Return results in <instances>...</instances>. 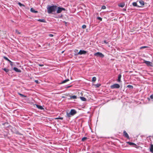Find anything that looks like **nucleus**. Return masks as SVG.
Listing matches in <instances>:
<instances>
[{"label": "nucleus", "instance_id": "nucleus-1", "mask_svg": "<svg viewBox=\"0 0 153 153\" xmlns=\"http://www.w3.org/2000/svg\"><path fill=\"white\" fill-rule=\"evenodd\" d=\"M57 7L56 6H48L47 7L48 13H51L53 12H55L57 9Z\"/></svg>", "mask_w": 153, "mask_h": 153}, {"label": "nucleus", "instance_id": "nucleus-2", "mask_svg": "<svg viewBox=\"0 0 153 153\" xmlns=\"http://www.w3.org/2000/svg\"><path fill=\"white\" fill-rule=\"evenodd\" d=\"M76 113V111L74 109L71 110L69 113L67 112V115L68 117H70L71 116H73Z\"/></svg>", "mask_w": 153, "mask_h": 153}, {"label": "nucleus", "instance_id": "nucleus-3", "mask_svg": "<svg viewBox=\"0 0 153 153\" xmlns=\"http://www.w3.org/2000/svg\"><path fill=\"white\" fill-rule=\"evenodd\" d=\"M95 56L97 57H100L101 58H103L104 56L101 53L98 52L95 53L94 54Z\"/></svg>", "mask_w": 153, "mask_h": 153}, {"label": "nucleus", "instance_id": "nucleus-4", "mask_svg": "<svg viewBox=\"0 0 153 153\" xmlns=\"http://www.w3.org/2000/svg\"><path fill=\"white\" fill-rule=\"evenodd\" d=\"M62 10H65V9L63 7H58L56 13H60Z\"/></svg>", "mask_w": 153, "mask_h": 153}, {"label": "nucleus", "instance_id": "nucleus-5", "mask_svg": "<svg viewBox=\"0 0 153 153\" xmlns=\"http://www.w3.org/2000/svg\"><path fill=\"white\" fill-rule=\"evenodd\" d=\"M86 52H87L85 51L80 50L76 55L85 54L86 53Z\"/></svg>", "mask_w": 153, "mask_h": 153}, {"label": "nucleus", "instance_id": "nucleus-6", "mask_svg": "<svg viewBox=\"0 0 153 153\" xmlns=\"http://www.w3.org/2000/svg\"><path fill=\"white\" fill-rule=\"evenodd\" d=\"M120 87V85L117 84H114L111 86V88H119Z\"/></svg>", "mask_w": 153, "mask_h": 153}, {"label": "nucleus", "instance_id": "nucleus-7", "mask_svg": "<svg viewBox=\"0 0 153 153\" xmlns=\"http://www.w3.org/2000/svg\"><path fill=\"white\" fill-rule=\"evenodd\" d=\"M144 62L147 65H148V66H153V65L152 63L148 61H145Z\"/></svg>", "mask_w": 153, "mask_h": 153}, {"label": "nucleus", "instance_id": "nucleus-8", "mask_svg": "<svg viewBox=\"0 0 153 153\" xmlns=\"http://www.w3.org/2000/svg\"><path fill=\"white\" fill-rule=\"evenodd\" d=\"M123 135L126 138H127L128 139H129V136L127 134V133L126 132V131H123Z\"/></svg>", "mask_w": 153, "mask_h": 153}, {"label": "nucleus", "instance_id": "nucleus-9", "mask_svg": "<svg viewBox=\"0 0 153 153\" xmlns=\"http://www.w3.org/2000/svg\"><path fill=\"white\" fill-rule=\"evenodd\" d=\"M14 70L16 72H21V71L20 70L18 69V68L16 67H14L13 68Z\"/></svg>", "mask_w": 153, "mask_h": 153}, {"label": "nucleus", "instance_id": "nucleus-10", "mask_svg": "<svg viewBox=\"0 0 153 153\" xmlns=\"http://www.w3.org/2000/svg\"><path fill=\"white\" fill-rule=\"evenodd\" d=\"M150 150L151 152L153 153V145L152 144L151 145Z\"/></svg>", "mask_w": 153, "mask_h": 153}, {"label": "nucleus", "instance_id": "nucleus-11", "mask_svg": "<svg viewBox=\"0 0 153 153\" xmlns=\"http://www.w3.org/2000/svg\"><path fill=\"white\" fill-rule=\"evenodd\" d=\"M139 2L141 6H143L144 5V2L143 0H140L139 1Z\"/></svg>", "mask_w": 153, "mask_h": 153}, {"label": "nucleus", "instance_id": "nucleus-12", "mask_svg": "<svg viewBox=\"0 0 153 153\" xmlns=\"http://www.w3.org/2000/svg\"><path fill=\"white\" fill-rule=\"evenodd\" d=\"M30 11L34 13H37V11H35L34 10V9L33 8H30Z\"/></svg>", "mask_w": 153, "mask_h": 153}, {"label": "nucleus", "instance_id": "nucleus-13", "mask_svg": "<svg viewBox=\"0 0 153 153\" xmlns=\"http://www.w3.org/2000/svg\"><path fill=\"white\" fill-rule=\"evenodd\" d=\"M80 98L82 101H85L86 100V98L84 97H80Z\"/></svg>", "mask_w": 153, "mask_h": 153}, {"label": "nucleus", "instance_id": "nucleus-14", "mask_svg": "<svg viewBox=\"0 0 153 153\" xmlns=\"http://www.w3.org/2000/svg\"><path fill=\"white\" fill-rule=\"evenodd\" d=\"M125 4L124 3H121L119 5V6L121 7H123L124 6Z\"/></svg>", "mask_w": 153, "mask_h": 153}, {"label": "nucleus", "instance_id": "nucleus-15", "mask_svg": "<svg viewBox=\"0 0 153 153\" xmlns=\"http://www.w3.org/2000/svg\"><path fill=\"white\" fill-rule=\"evenodd\" d=\"M2 69L4 70L5 72L6 73H7L9 72V70L6 68H4Z\"/></svg>", "mask_w": 153, "mask_h": 153}, {"label": "nucleus", "instance_id": "nucleus-16", "mask_svg": "<svg viewBox=\"0 0 153 153\" xmlns=\"http://www.w3.org/2000/svg\"><path fill=\"white\" fill-rule=\"evenodd\" d=\"M69 81V79H66V80H64V81H63L61 83V84H62V83H65V82H66L68 81Z\"/></svg>", "mask_w": 153, "mask_h": 153}, {"label": "nucleus", "instance_id": "nucleus-17", "mask_svg": "<svg viewBox=\"0 0 153 153\" xmlns=\"http://www.w3.org/2000/svg\"><path fill=\"white\" fill-rule=\"evenodd\" d=\"M43 106H42L41 105H39V109L40 110H44V108L43 107Z\"/></svg>", "mask_w": 153, "mask_h": 153}, {"label": "nucleus", "instance_id": "nucleus-18", "mask_svg": "<svg viewBox=\"0 0 153 153\" xmlns=\"http://www.w3.org/2000/svg\"><path fill=\"white\" fill-rule=\"evenodd\" d=\"M96 80V78L95 77H94L92 78V81L93 82L95 81Z\"/></svg>", "mask_w": 153, "mask_h": 153}, {"label": "nucleus", "instance_id": "nucleus-19", "mask_svg": "<svg viewBox=\"0 0 153 153\" xmlns=\"http://www.w3.org/2000/svg\"><path fill=\"white\" fill-rule=\"evenodd\" d=\"M4 58L6 60L8 61V62H11V61L7 57H5V56H4Z\"/></svg>", "mask_w": 153, "mask_h": 153}, {"label": "nucleus", "instance_id": "nucleus-20", "mask_svg": "<svg viewBox=\"0 0 153 153\" xmlns=\"http://www.w3.org/2000/svg\"><path fill=\"white\" fill-rule=\"evenodd\" d=\"M121 75H119L118 76V81L119 82H120V81L121 78Z\"/></svg>", "mask_w": 153, "mask_h": 153}, {"label": "nucleus", "instance_id": "nucleus-21", "mask_svg": "<svg viewBox=\"0 0 153 153\" xmlns=\"http://www.w3.org/2000/svg\"><path fill=\"white\" fill-rule=\"evenodd\" d=\"M70 97L71 99H75L76 98V96L74 95L71 96Z\"/></svg>", "mask_w": 153, "mask_h": 153}, {"label": "nucleus", "instance_id": "nucleus-22", "mask_svg": "<svg viewBox=\"0 0 153 153\" xmlns=\"http://www.w3.org/2000/svg\"><path fill=\"white\" fill-rule=\"evenodd\" d=\"M39 22H45V20L44 19H39Z\"/></svg>", "mask_w": 153, "mask_h": 153}, {"label": "nucleus", "instance_id": "nucleus-23", "mask_svg": "<svg viewBox=\"0 0 153 153\" xmlns=\"http://www.w3.org/2000/svg\"><path fill=\"white\" fill-rule=\"evenodd\" d=\"M18 4L20 6H21V7L22 6H23L24 7L25 6L24 5L22 4V3H21L20 2H19L18 3Z\"/></svg>", "mask_w": 153, "mask_h": 153}, {"label": "nucleus", "instance_id": "nucleus-24", "mask_svg": "<svg viewBox=\"0 0 153 153\" xmlns=\"http://www.w3.org/2000/svg\"><path fill=\"white\" fill-rule=\"evenodd\" d=\"M16 33L18 34H20V33L17 29L16 30Z\"/></svg>", "mask_w": 153, "mask_h": 153}, {"label": "nucleus", "instance_id": "nucleus-25", "mask_svg": "<svg viewBox=\"0 0 153 153\" xmlns=\"http://www.w3.org/2000/svg\"><path fill=\"white\" fill-rule=\"evenodd\" d=\"M132 5L134 6H137V3L136 2H133L132 3Z\"/></svg>", "mask_w": 153, "mask_h": 153}, {"label": "nucleus", "instance_id": "nucleus-26", "mask_svg": "<svg viewBox=\"0 0 153 153\" xmlns=\"http://www.w3.org/2000/svg\"><path fill=\"white\" fill-rule=\"evenodd\" d=\"M18 94L22 97H25V95L20 93H18Z\"/></svg>", "mask_w": 153, "mask_h": 153}, {"label": "nucleus", "instance_id": "nucleus-27", "mask_svg": "<svg viewBox=\"0 0 153 153\" xmlns=\"http://www.w3.org/2000/svg\"><path fill=\"white\" fill-rule=\"evenodd\" d=\"M87 137H83L82 139V140L83 141H85L86 139H87Z\"/></svg>", "mask_w": 153, "mask_h": 153}, {"label": "nucleus", "instance_id": "nucleus-28", "mask_svg": "<svg viewBox=\"0 0 153 153\" xmlns=\"http://www.w3.org/2000/svg\"><path fill=\"white\" fill-rule=\"evenodd\" d=\"M55 119H60V120H62L63 119V118L62 117H57V118H55Z\"/></svg>", "mask_w": 153, "mask_h": 153}, {"label": "nucleus", "instance_id": "nucleus-29", "mask_svg": "<svg viewBox=\"0 0 153 153\" xmlns=\"http://www.w3.org/2000/svg\"><path fill=\"white\" fill-rule=\"evenodd\" d=\"M100 85L99 84H97L95 85V86L96 87H99Z\"/></svg>", "mask_w": 153, "mask_h": 153}, {"label": "nucleus", "instance_id": "nucleus-30", "mask_svg": "<svg viewBox=\"0 0 153 153\" xmlns=\"http://www.w3.org/2000/svg\"><path fill=\"white\" fill-rule=\"evenodd\" d=\"M128 143L130 145H134V143H131V142H128Z\"/></svg>", "mask_w": 153, "mask_h": 153}, {"label": "nucleus", "instance_id": "nucleus-31", "mask_svg": "<svg viewBox=\"0 0 153 153\" xmlns=\"http://www.w3.org/2000/svg\"><path fill=\"white\" fill-rule=\"evenodd\" d=\"M82 28L85 29L86 27V26L85 25H83L82 26Z\"/></svg>", "mask_w": 153, "mask_h": 153}, {"label": "nucleus", "instance_id": "nucleus-32", "mask_svg": "<svg viewBox=\"0 0 153 153\" xmlns=\"http://www.w3.org/2000/svg\"><path fill=\"white\" fill-rule=\"evenodd\" d=\"M147 47L146 46H143V47H141L140 48V49H143V48H147Z\"/></svg>", "mask_w": 153, "mask_h": 153}, {"label": "nucleus", "instance_id": "nucleus-33", "mask_svg": "<svg viewBox=\"0 0 153 153\" xmlns=\"http://www.w3.org/2000/svg\"><path fill=\"white\" fill-rule=\"evenodd\" d=\"M127 87L130 88H133V86L132 85H128L127 86Z\"/></svg>", "mask_w": 153, "mask_h": 153}, {"label": "nucleus", "instance_id": "nucleus-34", "mask_svg": "<svg viewBox=\"0 0 153 153\" xmlns=\"http://www.w3.org/2000/svg\"><path fill=\"white\" fill-rule=\"evenodd\" d=\"M106 8V7L105 6H103L102 7V9H105Z\"/></svg>", "mask_w": 153, "mask_h": 153}, {"label": "nucleus", "instance_id": "nucleus-35", "mask_svg": "<svg viewBox=\"0 0 153 153\" xmlns=\"http://www.w3.org/2000/svg\"><path fill=\"white\" fill-rule=\"evenodd\" d=\"M97 19H98L100 20V21H102V18H101V17H98L97 18Z\"/></svg>", "mask_w": 153, "mask_h": 153}, {"label": "nucleus", "instance_id": "nucleus-36", "mask_svg": "<svg viewBox=\"0 0 153 153\" xmlns=\"http://www.w3.org/2000/svg\"><path fill=\"white\" fill-rule=\"evenodd\" d=\"M10 65L11 66H12L13 65V62L11 61V62H10Z\"/></svg>", "mask_w": 153, "mask_h": 153}, {"label": "nucleus", "instance_id": "nucleus-37", "mask_svg": "<svg viewBox=\"0 0 153 153\" xmlns=\"http://www.w3.org/2000/svg\"><path fill=\"white\" fill-rule=\"evenodd\" d=\"M150 98L152 99V100H153V96L152 95H151L150 96Z\"/></svg>", "mask_w": 153, "mask_h": 153}, {"label": "nucleus", "instance_id": "nucleus-38", "mask_svg": "<svg viewBox=\"0 0 153 153\" xmlns=\"http://www.w3.org/2000/svg\"><path fill=\"white\" fill-rule=\"evenodd\" d=\"M49 36L50 37H52L53 36V35L52 34H49Z\"/></svg>", "mask_w": 153, "mask_h": 153}, {"label": "nucleus", "instance_id": "nucleus-39", "mask_svg": "<svg viewBox=\"0 0 153 153\" xmlns=\"http://www.w3.org/2000/svg\"><path fill=\"white\" fill-rule=\"evenodd\" d=\"M35 82H36L37 83H38V80H36L35 81Z\"/></svg>", "mask_w": 153, "mask_h": 153}, {"label": "nucleus", "instance_id": "nucleus-40", "mask_svg": "<svg viewBox=\"0 0 153 153\" xmlns=\"http://www.w3.org/2000/svg\"><path fill=\"white\" fill-rule=\"evenodd\" d=\"M39 66H43V64H42V65L39 64Z\"/></svg>", "mask_w": 153, "mask_h": 153}, {"label": "nucleus", "instance_id": "nucleus-41", "mask_svg": "<svg viewBox=\"0 0 153 153\" xmlns=\"http://www.w3.org/2000/svg\"><path fill=\"white\" fill-rule=\"evenodd\" d=\"M104 43H106V44H107V42L106 41H104Z\"/></svg>", "mask_w": 153, "mask_h": 153}, {"label": "nucleus", "instance_id": "nucleus-42", "mask_svg": "<svg viewBox=\"0 0 153 153\" xmlns=\"http://www.w3.org/2000/svg\"><path fill=\"white\" fill-rule=\"evenodd\" d=\"M36 106L38 108V105H36Z\"/></svg>", "mask_w": 153, "mask_h": 153}, {"label": "nucleus", "instance_id": "nucleus-43", "mask_svg": "<svg viewBox=\"0 0 153 153\" xmlns=\"http://www.w3.org/2000/svg\"><path fill=\"white\" fill-rule=\"evenodd\" d=\"M64 51H62V53H63Z\"/></svg>", "mask_w": 153, "mask_h": 153}]
</instances>
